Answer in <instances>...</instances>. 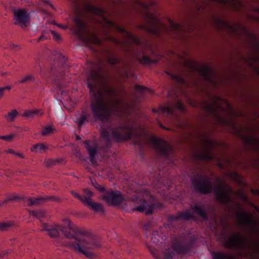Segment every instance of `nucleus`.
<instances>
[{
  "label": "nucleus",
  "mask_w": 259,
  "mask_h": 259,
  "mask_svg": "<svg viewBox=\"0 0 259 259\" xmlns=\"http://www.w3.org/2000/svg\"><path fill=\"white\" fill-rule=\"evenodd\" d=\"M15 155L19 156V157H21V158H24V156H23V155L20 153H17V152H15V153H14Z\"/></svg>",
  "instance_id": "59"
},
{
  "label": "nucleus",
  "mask_w": 259,
  "mask_h": 259,
  "mask_svg": "<svg viewBox=\"0 0 259 259\" xmlns=\"http://www.w3.org/2000/svg\"><path fill=\"white\" fill-rule=\"evenodd\" d=\"M66 227L58 225L50 226L47 224H42V229L48 232L51 237H57L61 233L68 239H72L68 242L69 247L73 250L81 253L87 257H93V249L100 247L99 239L90 232L79 229L71 222L66 220Z\"/></svg>",
  "instance_id": "1"
},
{
  "label": "nucleus",
  "mask_w": 259,
  "mask_h": 259,
  "mask_svg": "<svg viewBox=\"0 0 259 259\" xmlns=\"http://www.w3.org/2000/svg\"><path fill=\"white\" fill-rule=\"evenodd\" d=\"M208 144L210 147L205 150L203 153L201 155V157L203 160L211 161L213 159L214 156L211 149V147L213 145H217L218 143L215 141H211L208 142Z\"/></svg>",
  "instance_id": "20"
},
{
  "label": "nucleus",
  "mask_w": 259,
  "mask_h": 259,
  "mask_svg": "<svg viewBox=\"0 0 259 259\" xmlns=\"http://www.w3.org/2000/svg\"><path fill=\"white\" fill-rule=\"evenodd\" d=\"M19 113L15 110H12L11 112H9L7 114H6L4 117L9 122H13L15 120V118L18 116Z\"/></svg>",
  "instance_id": "30"
},
{
  "label": "nucleus",
  "mask_w": 259,
  "mask_h": 259,
  "mask_svg": "<svg viewBox=\"0 0 259 259\" xmlns=\"http://www.w3.org/2000/svg\"><path fill=\"white\" fill-rule=\"evenodd\" d=\"M44 115V112L41 109H36L34 110H26L23 114V116L26 117L33 118L35 115L42 116Z\"/></svg>",
  "instance_id": "27"
},
{
  "label": "nucleus",
  "mask_w": 259,
  "mask_h": 259,
  "mask_svg": "<svg viewBox=\"0 0 259 259\" xmlns=\"http://www.w3.org/2000/svg\"><path fill=\"white\" fill-rule=\"evenodd\" d=\"M14 23L23 28L27 26L30 21V15L24 9H14L13 10Z\"/></svg>",
  "instance_id": "13"
},
{
  "label": "nucleus",
  "mask_w": 259,
  "mask_h": 259,
  "mask_svg": "<svg viewBox=\"0 0 259 259\" xmlns=\"http://www.w3.org/2000/svg\"><path fill=\"white\" fill-rule=\"evenodd\" d=\"M252 192L254 194L259 195V190H252Z\"/></svg>",
  "instance_id": "57"
},
{
  "label": "nucleus",
  "mask_w": 259,
  "mask_h": 259,
  "mask_svg": "<svg viewBox=\"0 0 259 259\" xmlns=\"http://www.w3.org/2000/svg\"><path fill=\"white\" fill-rule=\"evenodd\" d=\"M117 29L121 33L124 34L126 35L127 37L130 40V41L137 45L140 46L141 45V40L139 39V38L136 36V35L132 34L129 31H128L127 30H126L124 28L117 26H116Z\"/></svg>",
  "instance_id": "19"
},
{
  "label": "nucleus",
  "mask_w": 259,
  "mask_h": 259,
  "mask_svg": "<svg viewBox=\"0 0 259 259\" xmlns=\"http://www.w3.org/2000/svg\"><path fill=\"white\" fill-rule=\"evenodd\" d=\"M106 93L113 98H115V97L116 96V92L114 89L112 88H110L107 89Z\"/></svg>",
  "instance_id": "45"
},
{
  "label": "nucleus",
  "mask_w": 259,
  "mask_h": 259,
  "mask_svg": "<svg viewBox=\"0 0 259 259\" xmlns=\"http://www.w3.org/2000/svg\"><path fill=\"white\" fill-rule=\"evenodd\" d=\"M10 47L11 49H12L14 50H16L18 49V48H19V47L18 46L14 45L13 44H10Z\"/></svg>",
  "instance_id": "55"
},
{
  "label": "nucleus",
  "mask_w": 259,
  "mask_h": 259,
  "mask_svg": "<svg viewBox=\"0 0 259 259\" xmlns=\"http://www.w3.org/2000/svg\"><path fill=\"white\" fill-rule=\"evenodd\" d=\"M42 2L45 4H46L48 5H49L51 8L54 9L53 6L51 4L49 0H41Z\"/></svg>",
  "instance_id": "54"
},
{
  "label": "nucleus",
  "mask_w": 259,
  "mask_h": 259,
  "mask_svg": "<svg viewBox=\"0 0 259 259\" xmlns=\"http://www.w3.org/2000/svg\"><path fill=\"white\" fill-rule=\"evenodd\" d=\"M36 81V77L34 75L27 74L19 80L20 83L26 82H34Z\"/></svg>",
  "instance_id": "34"
},
{
  "label": "nucleus",
  "mask_w": 259,
  "mask_h": 259,
  "mask_svg": "<svg viewBox=\"0 0 259 259\" xmlns=\"http://www.w3.org/2000/svg\"><path fill=\"white\" fill-rule=\"evenodd\" d=\"M49 149L48 146L42 143H38L34 145L31 148V151L32 152H38V153H42L43 152L46 151Z\"/></svg>",
  "instance_id": "28"
},
{
  "label": "nucleus",
  "mask_w": 259,
  "mask_h": 259,
  "mask_svg": "<svg viewBox=\"0 0 259 259\" xmlns=\"http://www.w3.org/2000/svg\"><path fill=\"white\" fill-rule=\"evenodd\" d=\"M90 41L92 42L100 45L101 44V40L95 33H92L90 34Z\"/></svg>",
  "instance_id": "37"
},
{
  "label": "nucleus",
  "mask_w": 259,
  "mask_h": 259,
  "mask_svg": "<svg viewBox=\"0 0 259 259\" xmlns=\"http://www.w3.org/2000/svg\"><path fill=\"white\" fill-rule=\"evenodd\" d=\"M212 259H233L230 255L222 251H213L211 253Z\"/></svg>",
  "instance_id": "29"
},
{
  "label": "nucleus",
  "mask_w": 259,
  "mask_h": 259,
  "mask_svg": "<svg viewBox=\"0 0 259 259\" xmlns=\"http://www.w3.org/2000/svg\"><path fill=\"white\" fill-rule=\"evenodd\" d=\"M246 142L251 145H253L259 142V140L252 136H248L245 138Z\"/></svg>",
  "instance_id": "42"
},
{
  "label": "nucleus",
  "mask_w": 259,
  "mask_h": 259,
  "mask_svg": "<svg viewBox=\"0 0 259 259\" xmlns=\"http://www.w3.org/2000/svg\"><path fill=\"white\" fill-rule=\"evenodd\" d=\"M251 37L253 39L252 47L253 53L250 56H253L252 59L257 62L259 60V40L254 35H251Z\"/></svg>",
  "instance_id": "22"
},
{
  "label": "nucleus",
  "mask_w": 259,
  "mask_h": 259,
  "mask_svg": "<svg viewBox=\"0 0 259 259\" xmlns=\"http://www.w3.org/2000/svg\"><path fill=\"white\" fill-rule=\"evenodd\" d=\"M84 146L89 153L90 157V161L92 163H94L95 161V156L98 152V146L96 144L91 146L90 141L86 140L84 142Z\"/></svg>",
  "instance_id": "17"
},
{
  "label": "nucleus",
  "mask_w": 259,
  "mask_h": 259,
  "mask_svg": "<svg viewBox=\"0 0 259 259\" xmlns=\"http://www.w3.org/2000/svg\"><path fill=\"white\" fill-rule=\"evenodd\" d=\"M87 86L90 93L96 98L91 105V111L95 120L98 119L102 122L109 120L112 112L117 111L122 114H130L131 105L127 102H122L119 99L114 100L112 107H110L102 98H97L98 94L97 74L93 73L87 81Z\"/></svg>",
  "instance_id": "2"
},
{
  "label": "nucleus",
  "mask_w": 259,
  "mask_h": 259,
  "mask_svg": "<svg viewBox=\"0 0 259 259\" xmlns=\"http://www.w3.org/2000/svg\"><path fill=\"white\" fill-rule=\"evenodd\" d=\"M255 210L259 213V208L255 205L253 206Z\"/></svg>",
  "instance_id": "63"
},
{
  "label": "nucleus",
  "mask_w": 259,
  "mask_h": 259,
  "mask_svg": "<svg viewBox=\"0 0 259 259\" xmlns=\"http://www.w3.org/2000/svg\"><path fill=\"white\" fill-rule=\"evenodd\" d=\"M60 163V160L58 159H49L46 161V164L48 167H50V166H52V165H56L57 163Z\"/></svg>",
  "instance_id": "41"
},
{
  "label": "nucleus",
  "mask_w": 259,
  "mask_h": 259,
  "mask_svg": "<svg viewBox=\"0 0 259 259\" xmlns=\"http://www.w3.org/2000/svg\"><path fill=\"white\" fill-rule=\"evenodd\" d=\"M83 192H84V196H82V197H85V198H88L89 199H91V198L93 196V193L91 191H90L87 189H85L83 190Z\"/></svg>",
  "instance_id": "44"
},
{
  "label": "nucleus",
  "mask_w": 259,
  "mask_h": 259,
  "mask_svg": "<svg viewBox=\"0 0 259 259\" xmlns=\"http://www.w3.org/2000/svg\"><path fill=\"white\" fill-rule=\"evenodd\" d=\"M237 217L241 224L247 227L252 234L254 235L259 234L258 222L254 220L250 215L242 210L237 214Z\"/></svg>",
  "instance_id": "12"
},
{
  "label": "nucleus",
  "mask_w": 259,
  "mask_h": 259,
  "mask_svg": "<svg viewBox=\"0 0 259 259\" xmlns=\"http://www.w3.org/2000/svg\"><path fill=\"white\" fill-rule=\"evenodd\" d=\"M221 5L224 8L239 12L244 9L243 4L240 0H210Z\"/></svg>",
  "instance_id": "15"
},
{
  "label": "nucleus",
  "mask_w": 259,
  "mask_h": 259,
  "mask_svg": "<svg viewBox=\"0 0 259 259\" xmlns=\"http://www.w3.org/2000/svg\"><path fill=\"white\" fill-rule=\"evenodd\" d=\"M137 201H139L140 204L135 207L134 210L144 212L146 214H150L153 212L154 209L153 204L148 203L142 199H137Z\"/></svg>",
  "instance_id": "16"
},
{
  "label": "nucleus",
  "mask_w": 259,
  "mask_h": 259,
  "mask_svg": "<svg viewBox=\"0 0 259 259\" xmlns=\"http://www.w3.org/2000/svg\"><path fill=\"white\" fill-rule=\"evenodd\" d=\"M208 110H213V107L211 105H208L207 106Z\"/></svg>",
  "instance_id": "62"
},
{
  "label": "nucleus",
  "mask_w": 259,
  "mask_h": 259,
  "mask_svg": "<svg viewBox=\"0 0 259 259\" xmlns=\"http://www.w3.org/2000/svg\"><path fill=\"white\" fill-rule=\"evenodd\" d=\"M53 24H54L55 25H56V26H58L59 27L63 29H65L67 28V26H65V25H62V24H58L57 23H56L55 22H53Z\"/></svg>",
  "instance_id": "53"
},
{
  "label": "nucleus",
  "mask_w": 259,
  "mask_h": 259,
  "mask_svg": "<svg viewBox=\"0 0 259 259\" xmlns=\"http://www.w3.org/2000/svg\"><path fill=\"white\" fill-rule=\"evenodd\" d=\"M8 253V251L7 250H4L0 252V258H2L5 257Z\"/></svg>",
  "instance_id": "51"
},
{
  "label": "nucleus",
  "mask_w": 259,
  "mask_h": 259,
  "mask_svg": "<svg viewBox=\"0 0 259 259\" xmlns=\"http://www.w3.org/2000/svg\"><path fill=\"white\" fill-rule=\"evenodd\" d=\"M175 253L172 249L170 248L166 249L164 251V258L163 259H171Z\"/></svg>",
  "instance_id": "38"
},
{
  "label": "nucleus",
  "mask_w": 259,
  "mask_h": 259,
  "mask_svg": "<svg viewBox=\"0 0 259 259\" xmlns=\"http://www.w3.org/2000/svg\"><path fill=\"white\" fill-rule=\"evenodd\" d=\"M58 58L59 59V63L60 64V65H61V66L64 65L66 61V59L65 57L62 54H59L58 56Z\"/></svg>",
  "instance_id": "47"
},
{
  "label": "nucleus",
  "mask_w": 259,
  "mask_h": 259,
  "mask_svg": "<svg viewBox=\"0 0 259 259\" xmlns=\"http://www.w3.org/2000/svg\"><path fill=\"white\" fill-rule=\"evenodd\" d=\"M166 73L167 75L171 77V78L175 80V81L177 82L178 83H185V79L183 78V77L180 75V74H172L169 73L168 72H166Z\"/></svg>",
  "instance_id": "33"
},
{
  "label": "nucleus",
  "mask_w": 259,
  "mask_h": 259,
  "mask_svg": "<svg viewBox=\"0 0 259 259\" xmlns=\"http://www.w3.org/2000/svg\"><path fill=\"white\" fill-rule=\"evenodd\" d=\"M84 200V204L89 206L91 209L96 212L103 211V206L101 203L93 202L91 199L88 198Z\"/></svg>",
  "instance_id": "24"
},
{
  "label": "nucleus",
  "mask_w": 259,
  "mask_h": 259,
  "mask_svg": "<svg viewBox=\"0 0 259 259\" xmlns=\"http://www.w3.org/2000/svg\"><path fill=\"white\" fill-rule=\"evenodd\" d=\"M198 71L201 76L206 80L210 81L211 80L210 76L213 74L212 69L207 66H202L198 68Z\"/></svg>",
  "instance_id": "23"
},
{
  "label": "nucleus",
  "mask_w": 259,
  "mask_h": 259,
  "mask_svg": "<svg viewBox=\"0 0 259 259\" xmlns=\"http://www.w3.org/2000/svg\"><path fill=\"white\" fill-rule=\"evenodd\" d=\"M6 152H7V153L13 154H14V153H15V152L11 149H8Z\"/></svg>",
  "instance_id": "58"
},
{
  "label": "nucleus",
  "mask_w": 259,
  "mask_h": 259,
  "mask_svg": "<svg viewBox=\"0 0 259 259\" xmlns=\"http://www.w3.org/2000/svg\"><path fill=\"white\" fill-rule=\"evenodd\" d=\"M14 137V135L11 134L8 136H1L0 139L5 141H11Z\"/></svg>",
  "instance_id": "48"
},
{
  "label": "nucleus",
  "mask_w": 259,
  "mask_h": 259,
  "mask_svg": "<svg viewBox=\"0 0 259 259\" xmlns=\"http://www.w3.org/2000/svg\"><path fill=\"white\" fill-rule=\"evenodd\" d=\"M29 214L30 215L33 216L38 219H41L46 217V211L42 209L38 210H31L30 211Z\"/></svg>",
  "instance_id": "31"
},
{
  "label": "nucleus",
  "mask_w": 259,
  "mask_h": 259,
  "mask_svg": "<svg viewBox=\"0 0 259 259\" xmlns=\"http://www.w3.org/2000/svg\"><path fill=\"white\" fill-rule=\"evenodd\" d=\"M55 131H56L55 128L53 127L52 125L47 126L42 129L41 134L47 136L53 133Z\"/></svg>",
  "instance_id": "36"
},
{
  "label": "nucleus",
  "mask_w": 259,
  "mask_h": 259,
  "mask_svg": "<svg viewBox=\"0 0 259 259\" xmlns=\"http://www.w3.org/2000/svg\"><path fill=\"white\" fill-rule=\"evenodd\" d=\"M2 89H4V91L6 90H10L11 89V87L10 86H6L5 87L2 88Z\"/></svg>",
  "instance_id": "61"
},
{
  "label": "nucleus",
  "mask_w": 259,
  "mask_h": 259,
  "mask_svg": "<svg viewBox=\"0 0 259 259\" xmlns=\"http://www.w3.org/2000/svg\"><path fill=\"white\" fill-rule=\"evenodd\" d=\"M169 25L171 29L176 32L181 31L183 28L182 25L179 23L174 22L172 20L169 19Z\"/></svg>",
  "instance_id": "35"
},
{
  "label": "nucleus",
  "mask_w": 259,
  "mask_h": 259,
  "mask_svg": "<svg viewBox=\"0 0 259 259\" xmlns=\"http://www.w3.org/2000/svg\"><path fill=\"white\" fill-rule=\"evenodd\" d=\"M177 108L182 112H184L185 108L184 105L181 102L176 103L173 106L169 104L162 106L160 105L158 109H153V112L155 113H159L166 116H175V109Z\"/></svg>",
  "instance_id": "14"
},
{
  "label": "nucleus",
  "mask_w": 259,
  "mask_h": 259,
  "mask_svg": "<svg viewBox=\"0 0 259 259\" xmlns=\"http://www.w3.org/2000/svg\"><path fill=\"white\" fill-rule=\"evenodd\" d=\"M159 126L163 128V129H164V130H169V128H166V127H165L164 126H163L161 123H160V122H159Z\"/></svg>",
  "instance_id": "60"
},
{
  "label": "nucleus",
  "mask_w": 259,
  "mask_h": 259,
  "mask_svg": "<svg viewBox=\"0 0 259 259\" xmlns=\"http://www.w3.org/2000/svg\"><path fill=\"white\" fill-rule=\"evenodd\" d=\"M74 22L79 29H82L84 27L85 25L82 20L78 17H77L74 19Z\"/></svg>",
  "instance_id": "39"
},
{
  "label": "nucleus",
  "mask_w": 259,
  "mask_h": 259,
  "mask_svg": "<svg viewBox=\"0 0 259 259\" xmlns=\"http://www.w3.org/2000/svg\"><path fill=\"white\" fill-rule=\"evenodd\" d=\"M106 51L108 54V56L107 57V61L110 64L116 65L122 63V64L124 65V63L122 62L121 60L119 58L114 55L110 51L107 50Z\"/></svg>",
  "instance_id": "25"
},
{
  "label": "nucleus",
  "mask_w": 259,
  "mask_h": 259,
  "mask_svg": "<svg viewBox=\"0 0 259 259\" xmlns=\"http://www.w3.org/2000/svg\"><path fill=\"white\" fill-rule=\"evenodd\" d=\"M48 38V36L45 33H42L41 36L38 38V41H42Z\"/></svg>",
  "instance_id": "52"
},
{
  "label": "nucleus",
  "mask_w": 259,
  "mask_h": 259,
  "mask_svg": "<svg viewBox=\"0 0 259 259\" xmlns=\"http://www.w3.org/2000/svg\"><path fill=\"white\" fill-rule=\"evenodd\" d=\"M195 241L193 236L189 239H176L172 243V249L179 254H187L194 247Z\"/></svg>",
  "instance_id": "10"
},
{
  "label": "nucleus",
  "mask_w": 259,
  "mask_h": 259,
  "mask_svg": "<svg viewBox=\"0 0 259 259\" xmlns=\"http://www.w3.org/2000/svg\"><path fill=\"white\" fill-rule=\"evenodd\" d=\"M225 246L228 248L246 249L251 252L253 259H259V242H251L239 233H235L225 241Z\"/></svg>",
  "instance_id": "5"
},
{
  "label": "nucleus",
  "mask_w": 259,
  "mask_h": 259,
  "mask_svg": "<svg viewBox=\"0 0 259 259\" xmlns=\"http://www.w3.org/2000/svg\"><path fill=\"white\" fill-rule=\"evenodd\" d=\"M139 128H141V125L137 124L134 120L125 125L114 126L110 124L107 127L102 128L101 136L104 142L102 146L103 150L108 151L113 142H121L131 140L133 137H138Z\"/></svg>",
  "instance_id": "3"
},
{
  "label": "nucleus",
  "mask_w": 259,
  "mask_h": 259,
  "mask_svg": "<svg viewBox=\"0 0 259 259\" xmlns=\"http://www.w3.org/2000/svg\"><path fill=\"white\" fill-rule=\"evenodd\" d=\"M135 89L140 93H143L146 90L145 87L137 84L135 85Z\"/></svg>",
  "instance_id": "50"
},
{
  "label": "nucleus",
  "mask_w": 259,
  "mask_h": 259,
  "mask_svg": "<svg viewBox=\"0 0 259 259\" xmlns=\"http://www.w3.org/2000/svg\"><path fill=\"white\" fill-rule=\"evenodd\" d=\"M17 200H21L24 202H27L28 205L30 206L33 204H39L40 203L47 202L50 200H57L55 197L52 196L32 198L27 197H21L19 195H11L4 201H0V206H2L4 205H6L8 202L10 201H15Z\"/></svg>",
  "instance_id": "11"
},
{
  "label": "nucleus",
  "mask_w": 259,
  "mask_h": 259,
  "mask_svg": "<svg viewBox=\"0 0 259 259\" xmlns=\"http://www.w3.org/2000/svg\"><path fill=\"white\" fill-rule=\"evenodd\" d=\"M166 237L161 232L158 231H154L152 232L151 241L152 243L157 245H160L165 243Z\"/></svg>",
  "instance_id": "18"
},
{
  "label": "nucleus",
  "mask_w": 259,
  "mask_h": 259,
  "mask_svg": "<svg viewBox=\"0 0 259 259\" xmlns=\"http://www.w3.org/2000/svg\"><path fill=\"white\" fill-rule=\"evenodd\" d=\"M51 32L52 34L53 35V38L55 40L58 41L61 39V37H60V35L58 33H57L56 32H55L54 30H51Z\"/></svg>",
  "instance_id": "49"
},
{
  "label": "nucleus",
  "mask_w": 259,
  "mask_h": 259,
  "mask_svg": "<svg viewBox=\"0 0 259 259\" xmlns=\"http://www.w3.org/2000/svg\"><path fill=\"white\" fill-rule=\"evenodd\" d=\"M71 194L74 197L78 199L79 200L82 201L83 203L85 202L84 199H87V198L82 197V196L80 195L77 193H76L73 191H71Z\"/></svg>",
  "instance_id": "46"
},
{
  "label": "nucleus",
  "mask_w": 259,
  "mask_h": 259,
  "mask_svg": "<svg viewBox=\"0 0 259 259\" xmlns=\"http://www.w3.org/2000/svg\"><path fill=\"white\" fill-rule=\"evenodd\" d=\"M190 208L193 211V213H191L190 211L188 209L184 211H180L177 214L168 215L167 218L168 222L172 223L181 220H195V217L194 216L193 213L198 214L204 221L208 220V215L203 205L195 204L191 205Z\"/></svg>",
  "instance_id": "7"
},
{
  "label": "nucleus",
  "mask_w": 259,
  "mask_h": 259,
  "mask_svg": "<svg viewBox=\"0 0 259 259\" xmlns=\"http://www.w3.org/2000/svg\"><path fill=\"white\" fill-rule=\"evenodd\" d=\"M194 191L201 194H209L214 192L217 200L220 203L228 204L231 201L230 193L234 192L233 189L226 184L219 183L213 188L212 183L205 176H199L191 179Z\"/></svg>",
  "instance_id": "4"
},
{
  "label": "nucleus",
  "mask_w": 259,
  "mask_h": 259,
  "mask_svg": "<svg viewBox=\"0 0 259 259\" xmlns=\"http://www.w3.org/2000/svg\"><path fill=\"white\" fill-rule=\"evenodd\" d=\"M94 187L101 193L102 199L107 204L112 205L124 204L125 200L121 193L118 190H113L112 189H107L100 185L96 181H92Z\"/></svg>",
  "instance_id": "6"
},
{
  "label": "nucleus",
  "mask_w": 259,
  "mask_h": 259,
  "mask_svg": "<svg viewBox=\"0 0 259 259\" xmlns=\"http://www.w3.org/2000/svg\"><path fill=\"white\" fill-rule=\"evenodd\" d=\"M13 225V223L11 222H7L5 223H0V231L7 230L9 228Z\"/></svg>",
  "instance_id": "40"
},
{
  "label": "nucleus",
  "mask_w": 259,
  "mask_h": 259,
  "mask_svg": "<svg viewBox=\"0 0 259 259\" xmlns=\"http://www.w3.org/2000/svg\"><path fill=\"white\" fill-rule=\"evenodd\" d=\"M85 9L87 13L94 15L102 16L104 13V11L101 8L95 6L90 3H87L85 6Z\"/></svg>",
  "instance_id": "21"
},
{
  "label": "nucleus",
  "mask_w": 259,
  "mask_h": 259,
  "mask_svg": "<svg viewBox=\"0 0 259 259\" xmlns=\"http://www.w3.org/2000/svg\"><path fill=\"white\" fill-rule=\"evenodd\" d=\"M54 83L56 85L58 91L60 92L62 95H65L66 94L65 91L63 90V88H64L63 85L62 84V83L57 81L56 80H54Z\"/></svg>",
  "instance_id": "43"
},
{
  "label": "nucleus",
  "mask_w": 259,
  "mask_h": 259,
  "mask_svg": "<svg viewBox=\"0 0 259 259\" xmlns=\"http://www.w3.org/2000/svg\"><path fill=\"white\" fill-rule=\"evenodd\" d=\"M139 62L144 65H151L157 63L156 60L151 59L147 56H143L141 58H140Z\"/></svg>",
  "instance_id": "32"
},
{
  "label": "nucleus",
  "mask_w": 259,
  "mask_h": 259,
  "mask_svg": "<svg viewBox=\"0 0 259 259\" xmlns=\"http://www.w3.org/2000/svg\"><path fill=\"white\" fill-rule=\"evenodd\" d=\"M114 42L116 44H120V40L117 39H114Z\"/></svg>",
  "instance_id": "64"
},
{
  "label": "nucleus",
  "mask_w": 259,
  "mask_h": 259,
  "mask_svg": "<svg viewBox=\"0 0 259 259\" xmlns=\"http://www.w3.org/2000/svg\"><path fill=\"white\" fill-rule=\"evenodd\" d=\"M151 142L158 154L163 157L168 162L172 161L174 150L166 141L160 138L153 137Z\"/></svg>",
  "instance_id": "9"
},
{
  "label": "nucleus",
  "mask_w": 259,
  "mask_h": 259,
  "mask_svg": "<svg viewBox=\"0 0 259 259\" xmlns=\"http://www.w3.org/2000/svg\"><path fill=\"white\" fill-rule=\"evenodd\" d=\"M90 114L86 112L84 110L82 111L78 117H77L76 122H77L79 127L81 126L85 122L89 121Z\"/></svg>",
  "instance_id": "26"
},
{
  "label": "nucleus",
  "mask_w": 259,
  "mask_h": 259,
  "mask_svg": "<svg viewBox=\"0 0 259 259\" xmlns=\"http://www.w3.org/2000/svg\"><path fill=\"white\" fill-rule=\"evenodd\" d=\"M4 94V89H2V88H0V99L3 96Z\"/></svg>",
  "instance_id": "56"
},
{
  "label": "nucleus",
  "mask_w": 259,
  "mask_h": 259,
  "mask_svg": "<svg viewBox=\"0 0 259 259\" xmlns=\"http://www.w3.org/2000/svg\"><path fill=\"white\" fill-rule=\"evenodd\" d=\"M143 30L148 33L159 36L162 32L167 31V28L158 18L153 14H147L146 24L141 25Z\"/></svg>",
  "instance_id": "8"
}]
</instances>
